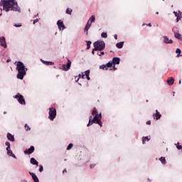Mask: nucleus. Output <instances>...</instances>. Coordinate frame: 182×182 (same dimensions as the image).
<instances>
[{"instance_id":"27","label":"nucleus","mask_w":182,"mask_h":182,"mask_svg":"<svg viewBox=\"0 0 182 182\" xmlns=\"http://www.w3.org/2000/svg\"><path fill=\"white\" fill-rule=\"evenodd\" d=\"M160 161L162 163V164H166V158L165 157H161L159 159Z\"/></svg>"},{"instance_id":"54","label":"nucleus","mask_w":182,"mask_h":182,"mask_svg":"<svg viewBox=\"0 0 182 182\" xmlns=\"http://www.w3.org/2000/svg\"><path fill=\"white\" fill-rule=\"evenodd\" d=\"M156 14V15H159V11H157Z\"/></svg>"},{"instance_id":"51","label":"nucleus","mask_w":182,"mask_h":182,"mask_svg":"<svg viewBox=\"0 0 182 182\" xmlns=\"http://www.w3.org/2000/svg\"><path fill=\"white\" fill-rule=\"evenodd\" d=\"M147 26H151V23L147 24Z\"/></svg>"},{"instance_id":"18","label":"nucleus","mask_w":182,"mask_h":182,"mask_svg":"<svg viewBox=\"0 0 182 182\" xmlns=\"http://www.w3.org/2000/svg\"><path fill=\"white\" fill-rule=\"evenodd\" d=\"M41 61L44 65H47L48 66H52L55 65V63L52 61H45V60H41Z\"/></svg>"},{"instance_id":"37","label":"nucleus","mask_w":182,"mask_h":182,"mask_svg":"<svg viewBox=\"0 0 182 182\" xmlns=\"http://www.w3.org/2000/svg\"><path fill=\"white\" fill-rule=\"evenodd\" d=\"M72 147H73V144H70L67 147V150H70Z\"/></svg>"},{"instance_id":"22","label":"nucleus","mask_w":182,"mask_h":182,"mask_svg":"<svg viewBox=\"0 0 182 182\" xmlns=\"http://www.w3.org/2000/svg\"><path fill=\"white\" fill-rule=\"evenodd\" d=\"M150 140V138L149 136H144L142 137V143L144 144L146 141H149Z\"/></svg>"},{"instance_id":"52","label":"nucleus","mask_w":182,"mask_h":182,"mask_svg":"<svg viewBox=\"0 0 182 182\" xmlns=\"http://www.w3.org/2000/svg\"><path fill=\"white\" fill-rule=\"evenodd\" d=\"M179 85H181V80H179Z\"/></svg>"},{"instance_id":"13","label":"nucleus","mask_w":182,"mask_h":182,"mask_svg":"<svg viewBox=\"0 0 182 182\" xmlns=\"http://www.w3.org/2000/svg\"><path fill=\"white\" fill-rule=\"evenodd\" d=\"M112 61L114 65H119L120 63V58L115 57L112 59Z\"/></svg>"},{"instance_id":"28","label":"nucleus","mask_w":182,"mask_h":182,"mask_svg":"<svg viewBox=\"0 0 182 182\" xmlns=\"http://www.w3.org/2000/svg\"><path fill=\"white\" fill-rule=\"evenodd\" d=\"M90 22V20H88L86 26H85V28H88L89 29H90V26H92V23H89Z\"/></svg>"},{"instance_id":"26","label":"nucleus","mask_w":182,"mask_h":182,"mask_svg":"<svg viewBox=\"0 0 182 182\" xmlns=\"http://www.w3.org/2000/svg\"><path fill=\"white\" fill-rule=\"evenodd\" d=\"M175 14V16H176V22H178V21L181 20V17L180 16H178V14L174 12Z\"/></svg>"},{"instance_id":"56","label":"nucleus","mask_w":182,"mask_h":182,"mask_svg":"<svg viewBox=\"0 0 182 182\" xmlns=\"http://www.w3.org/2000/svg\"><path fill=\"white\" fill-rule=\"evenodd\" d=\"M148 182H150V181L147 180Z\"/></svg>"},{"instance_id":"14","label":"nucleus","mask_w":182,"mask_h":182,"mask_svg":"<svg viewBox=\"0 0 182 182\" xmlns=\"http://www.w3.org/2000/svg\"><path fill=\"white\" fill-rule=\"evenodd\" d=\"M8 156H10L11 157H14V159H16V156L14 154V152H12V150H11V148L9 149H6Z\"/></svg>"},{"instance_id":"11","label":"nucleus","mask_w":182,"mask_h":182,"mask_svg":"<svg viewBox=\"0 0 182 182\" xmlns=\"http://www.w3.org/2000/svg\"><path fill=\"white\" fill-rule=\"evenodd\" d=\"M0 45L1 46H3V48H6V41L4 37L0 38Z\"/></svg>"},{"instance_id":"9","label":"nucleus","mask_w":182,"mask_h":182,"mask_svg":"<svg viewBox=\"0 0 182 182\" xmlns=\"http://www.w3.org/2000/svg\"><path fill=\"white\" fill-rule=\"evenodd\" d=\"M35 151V146H31L28 149L24 151V154H32Z\"/></svg>"},{"instance_id":"44","label":"nucleus","mask_w":182,"mask_h":182,"mask_svg":"<svg viewBox=\"0 0 182 182\" xmlns=\"http://www.w3.org/2000/svg\"><path fill=\"white\" fill-rule=\"evenodd\" d=\"M0 16H2V9L0 8Z\"/></svg>"},{"instance_id":"21","label":"nucleus","mask_w":182,"mask_h":182,"mask_svg":"<svg viewBox=\"0 0 182 182\" xmlns=\"http://www.w3.org/2000/svg\"><path fill=\"white\" fill-rule=\"evenodd\" d=\"M89 75H90V70H87L85 72V76H86L87 80H90V77H89Z\"/></svg>"},{"instance_id":"4","label":"nucleus","mask_w":182,"mask_h":182,"mask_svg":"<svg viewBox=\"0 0 182 182\" xmlns=\"http://www.w3.org/2000/svg\"><path fill=\"white\" fill-rule=\"evenodd\" d=\"M94 50H99L102 52V50H105L106 48V43L103 41H97L94 43Z\"/></svg>"},{"instance_id":"42","label":"nucleus","mask_w":182,"mask_h":182,"mask_svg":"<svg viewBox=\"0 0 182 182\" xmlns=\"http://www.w3.org/2000/svg\"><path fill=\"white\" fill-rule=\"evenodd\" d=\"M39 22V20L38 18H36V20L33 21V25H35V23Z\"/></svg>"},{"instance_id":"49","label":"nucleus","mask_w":182,"mask_h":182,"mask_svg":"<svg viewBox=\"0 0 182 182\" xmlns=\"http://www.w3.org/2000/svg\"><path fill=\"white\" fill-rule=\"evenodd\" d=\"M95 167V165H90V168H93Z\"/></svg>"},{"instance_id":"57","label":"nucleus","mask_w":182,"mask_h":182,"mask_svg":"<svg viewBox=\"0 0 182 182\" xmlns=\"http://www.w3.org/2000/svg\"><path fill=\"white\" fill-rule=\"evenodd\" d=\"M6 114V112H4V114Z\"/></svg>"},{"instance_id":"24","label":"nucleus","mask_w":182,"mask_h":182,"mask_svg":"<svg viewBox=\"0 0 182 182\" xmlns=\"http://www.w3.org/2000/svg\"><path fill=\"white\" fill-rule=\"evenodd\" d=\"M113 61L110 60L108 63H107L106 66L107 68V69H109V68H112V66H113Z\"/></svg>"},{"instance_id":"20","label":"nucleus","mask_w":182,"mask_h":182,"mask_svg":"<svg viewBox=\"0 0 182 182\" xmlns=\"http://www.w3.org/2000/svg\"><path fill=\"white\" fill-rule=\"evenodd\" d=\"M124 45V42H119L116 44V46L117 48H118V49H122Z\"/></svg>"},{"instance_id":"47","label":"nucleus","mask_w":182,"mask_h":182,"mask_svg":"<svg viewBox=\"0 0 182 182\" xmlns=\"http://www.w3.org/2000/svg\"><path fill=\"white\" fill-rule=\"evenodd\" d=\"M95 50H95V48L92 50V55H95Z\"/></svg>"},{"instance_id":"45","label":"nucleus","mask_w":182,"mask_h":182,"mask_svg":"<svg viewBox=\"0 0 182 182\" xmlns=\"http://www.w3.org/2000/svg\"><path fill=\"white\" fill-rule=\"evenodd\" d=\"M146 124H151V121H147Z\"/></svg>"},{"instance_id":"25","label":"nucleus","mask_w":182,"mask_h":182,"mask_svg":"<svg viewBox=\"0 0 182 182\" xmlns=\"http://www.w3.org/2000/svg\"><path fill=\"white\" fill-rule=\"evenodd\" d=\"M89 21H90V23H93V22H95V21H96V18L95 17V16L92 15V16L90 18Z\"/></svg>"},{"instance_id":"53","label":"nucleus","mask_w":182,"mask_h":182,"mask_svg":"<svg viewBox=\"0 0 182 182\" xmlns=\"http://www.w3.org/2000/svg\"><path fill=\"white\" fill-rule=\"evenodd\" d=\"M9 62H11V60H7V63H9Z\"/></svg>"},{"instance_id":"55","label":"nucleus","mask_w":182,"mask_h":182,"mask_svg":"<svg viewBox=\"0 0 182 182\" xmlns=\"http://www.w3.org/2000/svg\"><path fill=\"white\" fill-rule=\"evenodd\" d=\"M144 25H146L145 23L142 24V26H144Z\"/></svg>"},{"instance_id":"40","label":"nucleus","mask_w":182,"mask_h":182,"mask_svg":"<svg viewBox=\"0 0 182 182\" xmlns=\"http://www.w3.org/2000/svg\"><path fill=\"white\" fill-rule=\"evenodd\" d=\"M14 26H16V28H21V26H22V24H15Z\"/></svg>"},{"instance_id":"3","label":"nucleus","mask_w":182,"mask_h":182,"mask_svg":"<svg viewBox=\"0 0 182 182\" xmlns=\"http://www.w3.org/2000/svg\"><path fill=\"white\" fill-rule=\"evenodd\" d=\"M25 65H23V63L18 61L17 63V67L16 70H18L17 74V79H20V80H22L23 79V76L26 75V70H25Z\"/></svg>"},{"instance_id":"5","label":"nucleus","mask_w":182,"mask_h":182,"mask_svg":"<svg viewBox=\"0 0 182 182\" xmlns=\"http://www.w3.org/2000/svg\"><path fill=\"white\" fill-rule=\"evenodd\" d=\"M48 119L50 120H54L56 118V108L51 107L49 108V112H48Z\"/></svg>"},{"instance_id":"36","label":"nucleus","mask_w":182,"mask_h":182,"mask_svg":"<svg viewBox=\"0 0 182 182\" xmlns=\"http://www.w3.org/2000/svg\"><path fill=\"white\" fill-rule=\"evenodd\" d=\"M89 28L87 27H85V29H84V33L86 34V35H89Z\"/></svg>"},{"instance_id":"39","label":"nucleus","mask_w":182,"mask_h":182,"mask_svg":"<svg viewBox=\"0 0 182 182\" xmlns=\"http://www.w3.org/2000/svg\"><path fill=\"white\" fill-rule=\"evenodd\" d=\"M176 147H177V149H178V150H181V149H182V146L180 145L179 144H178V145L176 146Z\"/></svg>"},{"instance_id":"2","label":"nucleus","mask_w":182,"mask_h":182,"mask_svg":"<svg viewBox=\"0 0 182 182\" xmlns=\"http://www.w3.org/2000/svg\"><path fill=\"white\" fill-rule=\"evenodd\" d=\"M92 116H95V117L92 119V117L90 116L89 123L87 125V127H89V126H92V124L93 123H96L97 124H99V126H100V127H102L103 126L102 122V113L97 114V109L94 108L92 112Z\"/></svg>"},{"instance_id":"16","label":"nucleus","mask_w":182,"mask_h":182,"mask_svg":"<svg viewBox=\"0 0 182 182\" xmlns=\"http://www.w3.org/2000/svg\"><path fill=\"white\" fill-rule=\"evenodd\" d=\"M7 139L10 141H15V137L14 136V135H11V133L7 134Z\"/></svg>"},{"instance_id":"7","label":"nucleus","mask_w":182,"mask_h":182,"mask_svg":"<svg viewBox=\"0 0 182 182\" xmlns=\"http://www.w3.org/2000/svg\"><path fill=\"white\" fill-rule=\"evenodd\" d=\"M57 25L60 31H63L66 28L62 20H58L57 22Z\"/></svg>"},{"instance_id":"33","label":"nucleus","mask_w":182,"mask_h":182,"mask_svg":"<svg viewBox=\"0 0 182 182\" xmlns=\"http://www.w3.org/2000/svg\"><path fill=\"white\" fill-rule=\"evenodd\" d=\"M80 77H82V79H85V74H82V75H78V78H77V80H76V82H77L78 80H79V79H80Z\"/></svg>"},{"instance_id":"29","label":"nucleus","mask_w":182,"mask_h":182,"mask_svg":"<svg viewBox=\"0 0 182 182\" xmlns=\"http://www.w3.org/2000/svg\"><path fill=\"white\" fill-rule=\"evenodd\" d=\"M24 127L26 132H29V130H31V127L28 124H26Z\"/></svg>"},{"instance_id":"17","label":"nucleus","mask_w":182,"mask_h":182,"mask_svg":"<svg viewBox=\"0 0 182 182\" xmlns=\"http://www.w3.org/2000/svg\"><path fill=\"white\" fill-rule=\"evenodd\" d=\"M166 82H167V84L168 85V86H173V85H174V78H173V77H171Z\"/></svg>"},{"instance_id":"41","label":"nucleus","mask_w":182,"mask_h":182,"mask_svg":"<svg viewBox=\"0 0 182 182\" xmlns=\"http://www.w3.org/2000/svg\"><path fill=\"white\" fill-rule=\"evenodd\" d=\"M176 53H181V50L180 48H177L176 50Z\"/></svg>"},{"instance_id":"38","label":"nucleus","mask_w":182,"mask_h":182,"mask_svg":"<svg viewBox=\"0 0 182 182\" xmlns=\"http://www.w3.org/2000/svg\"><path fill=\"white\" fill-rule=\"evenodd\" d=\"M39 167V171L40 173H42L43 171V166L42 165H40Z\"/></svg>"},{"instance_id":"30","label":"nucleus","mask_w":182,"mask_h":182,"mask_svg":"<svg viewBox=\"0 0 182 182\" xmlns=\"http://www.w3.org/2000/svg\"><path fill=\"white\" fill-rule=\"evenodd\" d=\"M100 69H102L103 70L105 69V70H107L108 68L106 65H102L100 66Z\"/></svg>"},{"instance_id":"43","label":"nucleus","mask_w":182,"mask_h":182,"mask_svg":"<svg viewBox=\"0 0 182 182\" xmlns=\"http://www.w3.org/2000/svg\"><path fill=\"white\" fill-rule=\"evenodd\" d=\"M102 55H105V52L101 51V52H100V54H99V56H102Z\"/></svg>"},{"instance_id":"6","label":"nucleus","mask_w":182,"mask_h":182,"mask_svg":"<svg viewBox=\"0 0 182 182\" xmlns=\"http://www.w3.org/2000/svg\"><path fill=\"white\" fill-rule=\"evenodd\" d=\"M14 99H17L18 103L20 105H26V102H25V98L23 97V95H21V93H18L15 97Z\"/></svg>"},{"instance_id":"8","label":"nucleus","mask_w":182,"mask_h":182,"mask_svg":"<svg viewBox=\"0 0 182 182\" xmlns=\"http://www.w3.org/2000/svg\"><path fill=\"white\" fill-rule=\"evenodd\" d=\"M72 65V61L70 60H68V63L66 65H63V70L68 71L70 69V65Z\"/></svg>"},{"instance_id":"50","label":"nucleus","mask_w":182,"mask_h":182,"mask_svg":"<svg viewBox=\"0 0 182 182\" xmlns=\"http://www.w3.org/2000/svg\"><path fill=\"white\" fill-rule=\"evenodd\" d=\"M68 171H66V169H65L63 173H67Z\"/></svg>"},{"instance_id":"12","label":"nucleus","mask_w":182,"mask_h":182,"mask_svg":"<svg viewBox=\"0 0 182 182\" xmlns=\"http://www.w3.org/2000/svg\"><path fill=\"white\" fill-rule=\"evenodd\" d=\"M29 174L30 176H31L34 182H39V178H38V176H36V174L32 172H29Z\"/></svg>"},{"instance_id":"31","label":"nucleus","mask_w":182,"mask_h":182,"mask_svg":"<svg viewBox=\"0 0 182 182\" xmlns=\"http://www.w3.org/2000/svg\"><path fill=\"white\" fill-rule=\"evenodd\" d=\"M6 146H7L6 150H9V149H11V143L9 141L6 142Z\"/></svg>"},{"instance_id":"15","label":"nucleus","mask_w":182,"mask_h":182,"mask_svg":"<svg viewBox=\"0 0 182 182\" xmlns=\"http://www.w3.org/2000/svg\"><path fill=\"white\" fill-rule=\"evenodd\" d=\"M30 163L31 164H33V166H36L38 167L39 163L38 162V161H36V159H35V158H31L30 159Z\"/></svg>"},{"instance_id":"46","label":"nucleus","mask_w":182,"mask_h":182,"mask_svg":"<svg viewBox=\"0 0 182 182\" xmlns=\"http://www.w3.org/2000/svg\"><path fill=\"white\" fill-rule=\"evenodd\" d=\"M114 39H117V34H115V35L114 36Z\"/></svg>"},{"instance_id":"48","label":"nucleus","mask_w":182,"mask_h":182,"mask_svg":"<svg viewBox=\"0 0 182 182\" xmlns=\"http://www.w3.org/2000/svg\"><path fill=\"white\" fill-rule=\"evenodd\" d=\"M117 68H116V66L114 65L113 67V70H116Z\"/></svg>"},{"instance_id":"19","label":"nucleus","mask_w":182,"mask_h":182,"mask_svg":"<svg viewBox=\"0 0 182 182\" xmlns=\"http://www.w3.org/2000/svg\"><path fill=\"white\" fill-rule=\"evenodd\" d=\"M164 43H173V40L168 39L167 36H164Z\"/></svg>"},{"instance_id":"10","label":"nucleus","mask_w":182,"mask_h":182,"mask_svg":"<svg viewBox=\"0 0 182 182\" xmlns=\"http://www.w3.org/2000/svg\"><path fill=\"white\" fill-rule=\"evenodd\" d=\"M154 119L156 120H160L161 119V114L159 113V110H156V114H153Z\"/></svg>"},{"instance_id":"34","label":"nucleus","mask_w":182,"mask_h":182,"mask_svg":"<svg viewBox=\"0 0 182 182\" xmlns=\"http://www.w3.org/2000/svg\"><path fill=\"white\" fill-rule=\"evenodd\" d=\"M101 36L102 38H107V33H105V32L102 33Z\"/></svg>"},{"instance_id":"32","label":"nucleus","mask_w":182,"mask_h":182,"mask_svg":"<svg viewBox=\"0 0 182 182\" xmlns=\"http://www.w3.org/2000/svg\"><path fill=\"white\" fill-rule=\"evenodd\" d=\"M72 9H66V14H68V15H72Z\"/></svg>"},{"instance_id":"1","label":"nucleus","mask_w":182,"mask_h":182,"mask_svg":"<svg viewBox=\"0 0 182 182\" xmlns=\"http://www.w3.org/2000/svg\"><path fill=\"white\" fill-rule=\"evenodd\" d=\"M0 5L3 6V9L6 12H9V11H19V6L16 0H1Z\"/></svg>"},{"instance_id":"23","label":"nucleus","mask_w":182,"mask_h":182,"mask_svg":"<svg viewBox=\"0 0 182 182\" xmlns=\"http://www.w3.org/2000/svg\"><path fill=\"white\" fill-rule=\"evenodd\" d=\"M174 36H175V38H176L177 39H182L181 34H180V33H174Z\"/></svg>"},{"instance_id":"35","label":"nucleus","mask_w":182,"mask_h":182,"mask_svg":"<svg viewBox=\"0 0 182 182\" xmlns=\"http://www.w3.org/2000/svg\"><path fill=\"white\" fill-rule=\"evenodd\" d=\"M87 42V49L90 48V45H92V41H86Z\"/></svg>"}]
</instances>
